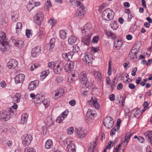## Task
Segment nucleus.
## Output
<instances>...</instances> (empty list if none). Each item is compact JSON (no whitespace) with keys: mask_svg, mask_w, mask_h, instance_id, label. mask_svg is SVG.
<instances>
[{"mask_svg":"<svg viewBox=\"0 0 152 152\" xmlns=\"http://www.w3.org/2000/svg\"><path fill=\"white\" fill-rule=\"evenodd\" d=\"M64 65L62 63H60L58 64L56 67H54L53 69L54 72L56 74H59L63 68Z\"/></svg>","mask_w":152,"mask_h":152,"instance_id":"obj_18","label":"nucleus"},{"mask_svg":"<svg viewBox=\"0 0 152 152\" xmlns=\"http://www.w3.org/2000/svg\"><path fill=\"white\" fill-rule=\"evenodd\" d=\"M80 80L82 84L84 86H86L88 83V79L87 75L84 72H82L80 74Z\"/></svg>","mask_w":152,"mask_h":152,"instance_id":"obj_8","label":"nucleus"},{"mask_svg":"<svg viewBox=\"0 0 152 152\" xmlns=\"http://www.w3.org/2000/svg\"><path fill=\"white\" fill-rule=\"evenodd\" d=\"M41 104H42L45 106V108H46L49 105L50 102L47 100H44V99Z\"/></svg>","mask_w":152,"mask_h":152,"instance_id":"obj_47","label":"nucleus"},{"mask_svg":"<svg viewBox=\"0 0 152 152\" xmlns=\"http://www.w3.org/2000/svg\"><path fill=\"white\" fill-rule=\"evenodd\" d=\"M41 51V48L39 46L34 47L32 50V56L33 57H36L40 53Z\"/></svg>","mask_w":152,"mask_h":152,"instance_id":"obj_13","label":"nucleus"},{"mask_svg":"<svg viewBox=\"0 0 152 152\" xmlns=\"http://www.w3.org/2000/svg\"><path fill=\"white\" fill-rule=\"evenodd\" d=\"M40 5L39 2H36L34 1H30L26 5V7L28 11L30 12L34 7L38 6Z\"/></svg>","mask_w":152,"mask_h":152,"instance_id":"obj_9","label":"nucleus"},{"mask_svg":"<svg viewBox=\"0 0 152 152\" xmlns=\"http://www.w3.org/2000/svg\"><path fill=\"white\" fill-rule=\"evenodd\" d=\"M76 132L78 136L80 138H83L86 135L87 131L82 129H76Z\"/></svg>","mask_w":152,"mask_h":152,"instance_id":"obj_14","label":"nucleus"},{"mask_svg":"<svg viewBox=\"0 0 152 152\" xmlns=\"http://www.w3.org/2000/svg\"><path fill=\"white\" fill-rule=\"evenodd\" d=\"M36 102L37 103L41 104L42 101L44 99V96L39 94H36Z\"/></svg>","mask_w":152,"mask_h":152,"instance_id":"obj_24","label":"nucleus"},{"mask_svg":"<svg viewBox=\"0 0 152 152\" xmlns=\"http://www.w3.org/2000/svg\"><path fill=\"white\" fill-rule=\"evenodd\" d=\"M66 35L67 33L64 30H61L60 31L59 36L61 39H65L66 38Z\"/></svg>","mask_w":152,"mask_h":152,"instance_id":"obj_33","label":"nucleus"},{"mask_svg":"<svg viewBox=\"0 0 152 152\" xmlns=\"http://www.w3.org/2000/svg\"><path fill=\"white\" fill-rule=\"evenodd\" d=\"M25 76L23 74H20L15 77V83H22L24 79Z\"/></svg>","mask_w":152,"mask_h":152,"instance_id":"obj_17","label":"nucleus"},{"mask_svg":"<svg viewBox=\"0 0 152 152\" xmlns=\"http://www.w3.org/2000/svg\"><path fill=\"white\" fill-rule=\"evenodd\" d=\"M69 104L72 106H74L76 104V101L75 100H72L69 102Z\"/></svg>","mask_w":152,"mask_h":152,"instance_id":"obj_61","label":"nucleus"},{"mask_svg":"<svg viewBox=\"0 0 152 152\" xmlns=\"http://www.w3.org/2000/svg\"><path fill=\"white\" fill-rule=\"evenodd\" d=\"M48 66L50 68H54V63L52 62H50L48 63Z\"/></svg>","mask_w":152,"mask_h":152,"instance_id":"obj_60","label":"nucleus"},{"mask_svg":"<svg viewBox=\"0 0 152 152\" xmlns=\"http://www.w3.org/2000/svg\"><path fill=\"white\" fill-rule=\"evenodd\" d=\"M18 65V63L16 60L12 59L10 60L7 63V67L9 69H14Z\"/></svg>","mask_w":152,"mask_h":152,"instance_id":"obj_15","label":"nucleus"},{"mask_svg":"<svg viewBox=\"0 0 152 152\" xmlns=\"http://www.w3.org/2000/svg\"><path fill=\"white\" fill-rule=\"evenodd\" d=\"M76 146L72 141H70L67 145L66 149L68 152H76Z\"/></svg>","mask_w":152,"mask_h":152,"instance_id":"obj_12","label":"nucleus"},{"mask_svg":"<svg viewBox=\"0 0 152 152\" xmlns=\"http://www.w3.org/2000/svg\"><path fill=\"white\" fill-rule=\"evenodd\" d=\"M136 110V112L134 114V116L137 118H138L140 116L141 114L140 113V110L139 108H137L134 110Z\"/></svg>","mask_w":152,"mask_h":152,"instance_id":"obj_39","label":"nucleus"},{"mask_svg":"<svg viewBox=\"0 0 152 152\" xmlns=\"http://www.w3.org/2000/svg\"><path fill=\"white\" fill-rule=\"evenodd\" d=\"M113 123L112 118L110 117H107L104 119V125L107 128L110 129L113 126Z\"/></svg>","mask_w":152,"mask_h":152,"instance_id":"obj_6","label":"nucleus"},{"mask_svg":"<svg viewBox=\"0 0 152 152\" xmlns=\"http://www.w3.org/2000/svg\"><path fill=\"white\" fill-rule=\"evenodd\" d=\"M44 16L42 12L41 11L38 12L34 17L35 22L38 25H40L43 21Z\"/></svg>","mask_w":152,"mask_h":152,"instance_id":"obj_5","label":"nucleus"},{"mask_svg":"<svg viewBox=\"0 0 152 152\" xmlns=\"http://www.w3.org/2000/svg\"><path fill=\"white\" fill-rule=\"evenodd\" d=\"M147 80L148 79L147 78L144 79L140 83L141 85L142 86H144L145 85L146 82L147 81Z\"/></svg>","mask_w":152,"mask_h":152,"instance_id":"obj_63","label":"nucleus"},{"mask_svg":"<svg viewBox=\"0 0 152 152\" xmlns=\"http://www.w3.org/2000/svg\"><path fill=\"white\" fill-rule=\"evenodd\" d=\"M45 6L46 7L47 9L50 7L52 6V4L51 2L49 1H47L45 3Z\"/></svg>","mask_w":152,"mask_h":152,"instance_id":"obj_51","label":"nucleus"},{"mask_svg":"<svg viewBox=\"0 0 152 152\" xmlns=\"http://www.w3.org/2000/svg\"><path fill=\"white\" fill-rule=\"evenodd\" d=\"M99 37L98 36L94 37L93 39V41L94 43H97L99 39Z\"/></svg>","mask_w":152,"mask_h":152,"instance_id":"obj_58","label":"nucleus"},{"mask_svg":"<svg viewBox=\"0 0 152 152\" xmlns=\"http://www.w3.org/2000/svg\"><path fill=\"white\" fill-rule=\"evenodd\" d=\"M22 143L25 146H28L32 139V137L30 134H24L21 137Z\"/></svg>","mask_w":152,"mask_h":152,"instance_id":"obj_4","label":"nucleus"},{"mask_svg":"<svg viewBox=\"0 0 152 152\" xmlns=\"http://www.w3.org/2000/svg\"><path fill=\"white\" fill-rule=\"evenodd\" d=\"M12 109L9 108L6 111L1 110L0 111V120L6 121L9 120L13 113Z\"/></svg>","mask_w":152,"mask_h":152,"instance_id":"obj_1","label":"nucleus"},{"mask_svg":"<svg viewBox=\"0 0 152 152\" xmlns=\"http://www.w3.org/2000/svg\"><path fill=\"white\" fill-rule=\"evenodd\" d=\"M26 35L28 38H30L32 36V31L31 29H26Z\"/></svg>","mask_w":152,"mask_h":152,"instance_id":"obj_42","label":"nucleus"},{"mask_svg":"<svg viewBox=\"0 0 152 152\" xmlns=\"http://www.w3.org/2000/svg\"><path fill=\"white\" fill-rule=\"evenodd\" d=\"M14 42L15 45L20 48H22L23 47V42L20 40H14Z\"/></svg>","mask_w":152,"mask_h":152,"instance_id":"obj_26","label":"nucleus"},{"mask_svg":"<svg viewBox=\"0 0 152 152\" xmlns=\"http://www.w3.org/2000/svg\"><path fill=\"white\" fill-rule=\"evenodd\" d=\"M114 15L113 11L110 8H107L104 10L102 13V17L104 20L110 21L112 20Z\"/></svg>","mask_w":152,"mask_h":152,"instance_id":"obj_3","label":"nucleus"},{"mask_svg":"<svg viewBox=\"0 0 152 152\" xmlns=\"http://www.w3.org/2000/svg\"><path fill=\"white\" fill-rule=\"evenodd\" d=\"M122 45L121 41L119 40L114 42V45L116 48H120L121 46Z\"/></svg>","mask_w":152,"mask_h":152,"instance_id":"obj_41","label":"nucleus"},{"mask_svg":"<svg viewBox=\"0 0 152 152\" xmlns=\"http://www.w3.org/2000/svg\"><path fill=\"white\" fill-rule=\"evenodd\" d=\"M22 27V23L20 22H19L17 23L16 27L15 28H21Z\"/></svg>","mask_w":152,"mask_h":152,"instance_id":"obj_59","label":"nucleus"},{"mask_svg":"<svg viewBox=\"0 0 152 152\" xmlns=\"http://www.w3.org/2000/svg\"><path fill=\"white\" fill-rule=\"evenodd\" d=\"M39 82L38 80L31 82L28 85V89L30 91H33L39 85Z\"/></svg>","mask_w":152,"mask_h":152,"instance_id":"obj_16","label":"nucleus"},{"mask_svg":"<svg viewBox=\"0 0 152 152\" xmlns=\"http://www.w3.org/2000/svg\"><path fill=\"white\" fill-rule=\"evenodd\" d=\"M81 31L83 34L85 36L82 38V42L87 45H89L92 35V32L90 31V29H82Z\"/></svg>","mask_w":152,"mask_h":152,"instance_id":"obj_2","label":"nucleus"},{"mask_svg":"<svg viewBox=\"0 0 152 152\" xmlns=\"http://www.w3.org/2000/svg\"><path fill=\"white\" fill-rule=\"evenodd\" d=\"M74 131V128L73 127H70L68 129L67 132L68 134H73Z\"/></svg>","mask_w":152,"mask_h":152,"instance_id":"obj_50","label":"nucleus"},{"mask_svg":"<svg viewBox=\"0 0 152 152\" xmlns=\"http://www.w3.org/2000/svg\"><path fill=\"white\" fill-rule=\"evenodd\" d=\"M85 14V10H81L80 9H78L76 12V15L81 18L83 17Z\"/></svg>","mask_w":152,"mask_h":152,"instance_id":"obj_25","label":"nucleus"},{"mask_svg":"<svg viewBox=\"0 0 152 152\" xmlns=\"http://www.w3.org/2000/svg\"><path fill=\"white\" fill-rule=\"evenodd\" d=\"M55 42V38L51 39L50 40L49 43L47 44L46 45L47 49L50 50L53 49L54 46Z\"/></svg>","mask_w":152,"mask_h":152,"instance_id":"obj_23","label":"nucleus"},{"mask_svg":"<svg viewBox=\"0 0 152 152\" xmlns=\"http://www.w3.org/2000/svg\"><path fill=\"white\" fill-rule=\"evenodd\" d=\"M84 28H91L93 27L90 22L87 23L84 27Z\"/></svg>","mask_w":152,"mask_h":152,"instance_id":"obj_49","label":"nucleus"},{"mask_svg":"<svg viewBox=\"0 0 152 152\" xmlns=\"http://www.w3.org/2000/svg\"><path fill=\"white\" fill-rule=\"evenodd\" d=\"M74 54L73 52H70L68 53H62V56L64 59L69 60L72 58Z\"/></svg>","mask_w":152,"mask_h":152,"instance_id":"obj_20","label":"nucleus"},{"mask_svg":"<svg viewBox=\"0 0 152 152\" xmlns=\"http://www.w3.org/2000/svg\"><path fill=\"white\" fill-rule=\"evenodd\" d=\"M89 104L92 103L95 108L98 109L99 108L100 105L98 103L97 99L94 97H92L91 100L88 102Z\"/></svg>","mask_w":152,"mask_h":152,"instance_id":"obj_22","label":"nucleus"},{"mask_svg":"<svg viewBox=\"0 0 152 152\" xmlns=\"http://www.w3.org/2000/svg\"><path fill=\"white\" fill-rule=\"evenodd\" d=\"M36 150L34 148L29 147H27L25 148L24 152H35Z\"/></svg>","mask_w":152,"mask_h":152,"instance_id":"obj_43","label":"nucleus"},{"mask_svg":"<svg viewBox=\"0 0 152 152\" xmlns=\"http://www.w3.org/2000/svg\"><path fill=\"white\" fill-rule=\"evenodd\" d=\"M56 94H55V97L59 96V97L62 96L64 93V91L62 88L60 89L55 91Z\"/></svg>","mask_w":152,"mask_h":152,"instance_id":"obj_31","label":"nucleus"},{"mask_svg":"<svg viewBox=\"0 0 152 152\" xmlns=\"http://www.w3.org/2000/svg\"><path fill=\"white\" fill-rule=\"evenodd\" d=\"M132 135V134L131 133V132H127L126 134L124 142L127 143L129 142Z\"/></svg>","mask_w":152,"mask_h":152,"instance_id":"obj_36","label":"nucleus"},{"mask_svg":"<svg viewBox=\"0 0 152 152\" xmlns=\"http://www.w3.org/2000/svg\"><path fill=\"white\" fill-rule=\"evenodd\" d=\"M7 43H8V40L6 38V37L0 38V43L1 45L5 44H7Z\"/></svg>","mask_w":152,"mask_h":152,"instance_id":"obj_38","label":"nucleus"},{"mask_svg":"<svg viewBox=\"0 0 152 152\" xmlns=\"http://www.w3.org/2000/svg\"><path fill=\"white\" fill-rule=\"evenodd\" d=\"M121 121L120 118L118 119L117 121V124L115 126V127L117 128V130H118L120 127V124L121 122Z\"/></svg>","mask_w":152,"mask_h":152,"instance_id":"obj_53","label":"nucleus"},{"mask_svg":"<svg viewBox=\"0 0 152 152\" xmlns=\"http://www.w3.org/2000/svg\"><path fill=\"white\" fill-rule=\"evenodd\" d=\"M56 21L53 18H51L48 21V24L51 26V28L56 23Z\"/></svg>","mask_w":152,"mask_h":152,"instance_id":"obj_35","label":"nucleus"},{"mask_svg":"<svg viewBox=\"0 0 152 152\" xmlns=\"http://www.w3.org/2000/svg\"><path fill=\"white\" fill-rule=\"evenodd\" d=\"M115 99V95L114 94H111L110 96V99L111 101L114 100Z\"/></svg>","mask_w":152,"mask_h":152,"instance_id":"obj_62","label":"nucleus"},{"mask_svg":"<svg viewBox=\"0 0 152 152\" xmlns=\"http://www.w3.org/2000/svg\"><path fill=\"white\" fill-rule=\"evenodd\" d=\"M6 34L5 32L1 30H0V38L6 37Z\"/></svg>","mask_w":152,"mask_h":152,"instance_id":"obj_55","label":"nucleus"},{"mask_svg":"<svg viewBox=\"0 0 152 152\" xmlns=\"http://www.w3.org/2000/svg\"><path fill=\"white\" fill-rule=\"evenodd\" d=\"M95 78L98 80H101L102 79L101 74L98 71L95 72L94 74Z\"/></svg>","mask_w":152,"mask_h":152,"instance_id":"obj_37","label":"nucleus"},{"mask_svg":"<svg viewBox=\"0 0 152 152\" xmlns=\"http://www.w3.org/2000/svg\"><path fill=\"white\" fill-rule=\"evenodd\" d=\"M77 6L78 7L79 6L78 9H80V10H85V7L83 4L80 1H77Z\"/></svg>","mask_w":152,"mask_h":152,"instance_id":"obj_44","label":"nucleus"},{"mask_svg":"<svg viewBox=\"0 0 152 152\" xmlns=\"http://www.w3.org/2000/svg\"><path fill=\"white\" fill-rule=\"evenodd\" d=\"M138 141L140 143H143L144 141V139L143 137L140 136L137 138Z\"/></svg>","mask_w":152,"mask_h":152,"instance_id":"obj_57","label":"nucleus"},{"mask_svg":"<svg viewBox=\"0 0 152 152\" xmlns=\"http://www.w3.org/2000/svg\"><path fill=\"white\" fill-rule=\"evenodd\" d=\"M83 60L86 63L89 64L91 63V61L93 60L92 56L90 53H85L84 56L83 58Z\"/></svg>","mask_w":152,"mask_h":152,"instance_id":"obj_11","label":"nucleus"},{"mask_svg":"<svg viewBox=\"0 0 152 152\" xmlns=\"http://www.w3.org/2000/svg\"><path fill=\"white\" fill-rule=\"evenodd\" d=\"M53 146V142L51 140H48L46 142L45 148L47 149H49L51 148Z\"/></svg>","mask_w":152,"mask_h":152,"instance_id":"obj_30","label":"nucleus"},{"mask_svg":"<svg viewBox=\"0 0 152 152\" xmlns=\"http://www.w3.org/2000/svg\"><path fill=\"white\" fill-rule=\"evenodd\" d=\"M111 27L112 28H118V26L117 24V23L115 22H113L110 24Z\"/></svg>","mask_w":152,"mask_h":152,"instance_id":"obj_48","label":"nucleus"},{"mask_svg":"<svg viewBox=\"0 0 152 152\" xmlns=\"http://www.w3.org/2000/svg\"><path fill=\"white\" fill-rule=\"evenodd\" d=\"M45 123L47 127H50L53 124V121L52 120L51 118L49 117L45 119Z\"/></svg>","mask_w":152,"mask_h":152,"instance_id":"obj_27","label":"nucleus"},{"mask_svg":"<svg viewBox=\"0 0 152 152\" xmlns=\"http://www.w3.org/2000/svg\"><path fill=\"white\" fill-rule=\"evenodd\" d=\"M136 50V49L135 48H133L129 54V57H130L135 61L139 60L138 56H139L138 55L139 51Z\"/></svg>","mask_w":152,"mask_h":152,"instance_id":"obj_7","label":"nucleus"},{"mask_svg":"<svg viewBox=\"0 0 152 152\" xmlns=\"http://www.w3.org/2000/svg\"><path fill=\"white\" fill-rule=\"evenodd\" d=\"M117 128L116 127H114L112 128L111 130L110 135L111 136L115 134V131H117Z\"/></svg>","mask_w":152,"mask_h":152,"instance_id":"obj_52","label":"nucleus"},{"mask_svg":"<svg viewBox=\"0 0 152 152\" xmlns=\"http://www.w3.org/2000/svg\"><path fill=\"white\" fill-rule=\"evenodd\" d=\"M137 70V68L136 67H135L132 70V75L133 76H135L136 75V72Z\"/></svg>","mask_w":152,"mask_h":152,"instance_id":"obj_56","label":"nucleus"},{"mask_svg":"<svg viewBox=\"0 0 152 152\" xmlns=\"http://www.w3.org/2000/svg\"><path fill=\"white\" fill-rule=\"evenodd\" d=\"M77 40V38L74 36H71L68 39L69 43L70 45L74 43Z\"/></svg>","mask_w":152,"mask_h":152,"instance_id":"obj_34","label":"nucleus"},{"mask_svg":"<svg viewBox=\"0 0 152 152\" xmlns=\"http://www.w3.org/2000/svg\"><path fill=\"white\" fill-rule=\"evenodd\" d=\"M28 115L26 113H23L21 116V123L22 124H26L27 123Z\"/></svg>","mask_w":152,"mask_h":152,"instance_id":"obj_28","label":"nucleus"},{"mask_svg":"<svg viewBox=\"0 0 152 152\" xmlns=\"http://www.w3.org/2000/svg\"><path fill=\"white\" fill-rule=\"evenodd\" d=\"M95 115V111L94 110H92L91 109H89L86 113V115L87 116H89L91 115L94 117Z\"/></svg>","mask_w":152,"mask_h":152,"instance_id":"obj_40","label":"nucleus"},{"mask_svg":"<svg viewBox=\"0 0 152 152\" xmlns=\"http://www.w3.org/2000/svg\"><path fill=\"white\" fill-rule=\"evenodd\" d=\"M142 78L141 77H137L136 80V83L137 84H139Z\"/></svg>","mask_w":152,"mask_h":152,"instance_id":"obj_64","label":"nucleus"},{"mask_svg":"<svg viewBox=\"0 0 152 152\" xmlns=\"http://www.w3.org/2000/svg\"><path fill=\"white\" fill-rule=\"evenodd\" d=\"M75 64L72 61H69L65 66V69L66 72H69L73 70Z\"/></svg>","mask_w":152,"mask_h":152,"instance_id":"obj_10","label":"nucleus"},{"mask_svg":"<svg viewBox=\"0 0 152 152\" xmlns=\"http://www.w3.org/2000/svg\"><path fill=\"white\" fill-rule=\"evenodd\" d=\"M11 19L13 21L16 22L18 21L19 17V13L17 11L12 12L11 13Z\"/></svg>","mask_w":152,"mask_h":152,"instance_id":"obj_21","label":"nucleus"},{"mask_svg":"<svg viewBox=\"0 0 152 152\" xmlns=\"http://www.w3.org/2000/svg\"><path fill=\"white\" fill-rule=\"evenodd\" d=\"M145 135L146 139L149 141L151 139H152V131L146 132L145 133Z\"/></svg>","mask_w":152,"mask_h":152,"instance_id":"obj_29","label":"nucleus"},{"mask_svg":"<svg viewBox=\"0 0 152 152\" xmlns=\"http://www.w3.org/2000/svg\"><path fill=\"white\" fill-rule=\"evenodd\" d=\"M1 45L2 46L1 47V49L4 52L7 51L9 50L10 46L8 43L7 44H2Z\"/></svg>","mask_w":152,"mask_h":152,"instance_id":"obj_32","label":"nucleus"},{"mask_svg":"<svg viewBox=\"0 0 152 152\" xmlns=\"http://www.w3.org/2000/svg\"><path fill=\"white\" fill-rule=\"evenodd\" d=\"M50 72V71L48 70H47V71H44L42 73L41 76L43 77V78H45L49 74Z\"/></svg>","mask_w":152,"mask_h":152,"instance_id":"obj_46","label":"nucleus"},{"mask_svg":"<svg viewBox=\"0 0 152 152\" xmlns=\"http://www.w3.org/2000/svg\"><path fill=\"white\" fill-rule=\"evenodd\" d=\"M64 116H58L56 119V121L58 123H61L63 122V120L64 118Z\"/></svg>","mask_w":152,"mask_h":152,"instance_id":"obj_45","label":"nucleus"},{"mask_svg":"<svg viewBox=\"0 0 152 152\" xmlns=\"http://www.w3.org/2000/svg\"><path fill=\"white\" fill-rule=\"evenodd\" d=\"M73 51L75 52H77L79 50V47L76 45H75L73 46Z\"/></svg>","mask_w":152,"mask_h":152,"instance_id":"obj_54","label":"nucleus"},{"mask_svg":"<svg viewBox=\"0 0 152 152\" xmlns=\"http://www.w3.org/2000/svg\"><path fill=\"white\" fill-rule=\"evenodd\" d=\"M104 32L105 34L106 35L107 37H111V38L113 39H115L117 37L115 33L112 32L109 30L107 31L104 30Z\"/></svg>","mask_w":152,"mask_h":152,"instance_id":"obj_19","label":"nucleus"}]
</instances>
